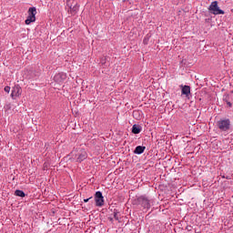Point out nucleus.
Listing matches in <instances>:
<instances>
[{"label": "nucleus", "mask_w": 233, "mask_h": 233, "mask_svg": "<svg viewBox=\"0 0 233 233\" xmlns=\"http://www.w3.org/2000/svg\"><path fill=\"white\" fill-rule=\"evenodd\" d=\"M223 101H225V103L230 102V95H224Z\"/></svg>", "instance_id": "nucleus-16"}, {"label": "nucleus", "mask_w": 233, "mask_h": 233, "mask_svg": "<svg viewBox=\"0 0 233 233\" xmlns=\"http://www.w3.org/2000/svg\"><path fill=\"white\" fill-rule=\"evenodd\" d=\"M21 94H23V89L21 88V86L19 85L13 86L12 92H11V97L13 99L19 97V96H21Z\"/></svg>", "instance_id": "nucleus-7"}, {"label": "nucleus", "mask_w": 233, "mask_h": 233, "mask_svg": "<svg viewBox=\"0 0 233 233\" xmlns=\"http://www.w3.org/2000/svg\"><path fill=\"white\" fill-rule=\"evenodd\" d=\"M141 130H142L141 126L136 125V124L133 125V127H132V133L133 134H140Z\"/></svg>", "instance_id": "nucleus-12"}, {"label": "nucleus", "mask_w": 233, "mask_h": 233, "mask_svg": "<svg viewBox=\"0 0 233 233\" xmlns=\"http://www.w3.org/2000/svg\"><path fill=\"white\" fill-rule=\"evenodd\" d=\"M71 157L74 159L76 163H83L86 157H88V153H86V150L82 147H74V149L71 151Z\"/></svg>", "instance_id": "nucleus-1"}, {"label": "nucleus", "mask_w": 233, "mask_h": 233, "mask_svg": "<svg viewBox=\"0 0 233 233\" xmlns=\"http://www.w3.org/2000/svg\"><path fill=\"white\" fill-rule=\"evenodd\" d=\"M148 41H150V35H146V36L143 39V43L145 45H148Z\"/></svg>", "instance_id": "nucleus-15"}, {"label": "nucleus", "mask_w": 233, "mask_h": 233, "mask_svg": "<svg viewBox=\"0 0 233 233\" xmlns=\"http://www.w3.org/2000/svg\"><path fill=\"white\" fill-rule=\"evenodd\" d=\"M96 207H103L105 205V197L101 191H96L95 194Z\"/></svg>", "instance_id": "nucleus-6"}, {"label": "nucleus", "mask_w": 233, "mask_h": 233, "mask_svg": "<svg viewBox=\"0 0 233 233\" xmlns=\"http://www.w3.org/2000/svg\"><path fill=\"white\" fill-rule=\"evenodd\" d=\"M89 199H92V197H90V198H85V199H84V203H88V200H89Z\"/></svg>", "instance_id": "nucleus-18"}, {"label": "nucleus", "mask_w": 233, "mask_h": 233, "mask_svg": "<svg viewBox=\"0 0 233 233\" xmlns=\"http://www.w3.org/2000/svg\"><path fill=\"white\" fill-rule=\"evenodd\" d=\"M15 196H17L18 198H25L26 196V194L25 193V191H23L21 189H16L15 191Z\"/></svg>", "instance_id": "nucleus-13"}, {"label": "nucleus", "mask_w": 233, "mask_h": 233, "mask_svg": "<svg viewBox=\"0 0 233 233\" xmlns=\"http://www.w3.org/2000/svg\"><path fill=\"white\" fill-rule=\"evenodd\" d=\"M145 150H147V147L137 146L134 150V154H137V156H141V154H143Z\"/></svg>", "instance_id": "nucleus-11"}, {"label": "nucleus", "mask_w": 233, "mask_h": 233, "mask_svg": "<svg viewBox=\"0 0 233 233\" xmlns=\"http://www.w3.org/2000/svg\"><path fill=\"white\" fill-rule=\"evenodd\" d=\"M217 127L221 132H228L230 130V119H220L217 122Z\"/></svg>", "instance_id": "nucleus-3"}, {"label": "nucleus", "mask_w": 233, "mask_h": 233, "mask_svg": "<svg viewBox=\"0 0 233 233\" xmlns=\"http://www.w3.org/2000/svg\"><path fill=\"white\" fill-rule=\"evenodd\" d=\"M4 90H5V92H6L7 94H10V86H5Z\"/></svg>", "instance_id": "nucleus-17"}, {"label": "nucleus", "mask_w": 233, "mask_h": 233, "mask_svg": "<svg viewBox=\"0 0 233 233\" xmlns=\"http://www.w3.org/2000/svg\"><path fill=\"white\" fill-rule=\"evenodd\" d=\"M113 216H114V218L116 219V221H119V211L115 209L114 213H113Z\"/></svg>", "instance_id": "nucleus-14"}, {"label": "nucleus", "mask_w": 233, "mask_h": 233, "mask_svg": "<svg viewBox=\"0 0 233 233\" xmlns=\"http://www.w3.org/2000/svg\"><path fill=\"white\" fill-rule=\"evenodd\" d=\"M66 80V73L65 72L57 73L54 76V81H56V83H58V84H61Z\"/></svg>", "instance_id": "nucleus-8"}, {"label": "nucleus", "mask_w": 233, "mask_h": 233, "mask_svg": "<svg viewBox=\"0 0 233 233\" xmlns=\"http://www.w3.org/2000/svg\"><path fill=\"white\" fill-rule=\"evenodd\" d=\"M208 10L214 15H223V14H225V11L220 9L219 6L218 5V1L212 2L208 7Z\"/></svg>", "instance_id": "nucleus-5"}, {"label": "nucleus", "mask_w": 233, "mask_h": 233, "mask_svg": "<svg viewBox=\"0 0 233 233\" xmlns=\"http://www.w3.org/2000/svg\"><path fill=\"white\" fill-rule=\"evenodd\" d=\"M137 205H140L142 207L143 210H150L152 205L150 204V199H148V197L147 196H140L137 198Z\"/></svg>", "instance_id": "nucleus-2"}, {"label": "nucleus", "mask_w": 233, "mask_h": 233, "mask_svg": "<svg viewBox=\"0 0 233 233\" xmlns=\"http://www.w3.org/2000/svg\"><path fill=\"white\" fill-rule=\"evenodd\" d=\"M137 114H139V111L133 112V116H137Z\"/></svg>", "instance_id": "nucleus-20"}, {"label": "nucleus", "mask_w": 233, "mask_h": 233, "mask_svg": "<svg viewBox=\"0 0 233 233\" xmlns=\"http://www.w3.org/2000/svg\"><path fill=\"white\" fill-rule=\"evenodd\" d=\"M67 6L70 9V14L72 15H76V14H77V12H79V5H77V3H76L74 5L72 4H70V0H67Z\"/></svg>", "instance_id": "nucleus-9"}, {"label": "nucleus", "mask_w": 233, "mask_h": 233, "mask_svg": "<svg viewBox=\"0 0 233 233\" xmlns=\"http://www.w3.org/2000/svg\"><path fill=\"white\" fill-rule=\"evenodd\" d=\"M227 105H228V106H229V108H232V103L230 101L227 102Z\"/></svg>", "instance_id": "nucleus-19"}, {"label": "nucleus", "mask_w": 233, "mask_h": 233, "mask_svg": "<svg viewBox=\"0 0 233 233\" xmlns=\"http://www.w3.org/2000/svg\"><path fill=\"white\" fill-rule=\"evenodd\" d=\"M27 14H28V16L25 21V25L35 23V15H37V8L29 7Z\"/></svg>", "instance_id": "nucleus-4"}, {"label": "nucleus", "mask_w": 233, "mask_h": 233, "mask_svg": "<svg viewBox=\"0 0 233 233\" xmlns=\"http://www.w3.org/2000/svg\"><path fill=\"white\" fill-rule=\"evenodd\" d=\"M180 87L182 96H186V97H188V96H190V86L181 85Z\"/></svg>", "instance_id": "nucleus-10"}]
</instances>
